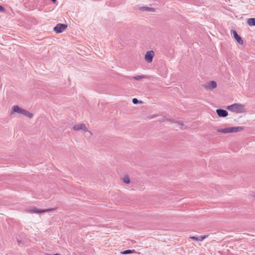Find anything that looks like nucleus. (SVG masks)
Instances as JSON below:
<instances>
[{"label":"nucleus","instance_id":"1","mask_svg":"<svg viewBox=\"0 0 255 255\" xmlns=\"http://www.w3.org/2000/svg\"><path fill=\"white\" fill-rule=\"evenodd\" d=\"M227 109L236 113H243L246 111L245 106L240 104H234L229 106Z\"/></svg>","mask_w":255,"mask_h":255},{"label":"nucleus","instance_id":"2","mask_svg":"<svg viewBox=\"0 0 255 255\" xmlns=\"http://www.w3.org/2000/svg\"><path fill=\"white\" fill-rule=\"evenodd\" d=\"M67 27V25L65 24H57L54 27V31L57 33H60L62 32Z\"/></svg>","mask_w":255,"mask_h":255},{"label":"nucleus","instance_id":"3","mask_svg":"<svg viewBox=\"0 0 255 255\" xmlns=\"http://www.w3.org/2000/svg\"><path fill=\"white\" fill-rule=\"evenodd\" d=\"M154 55V53L152 50L148 51L145 55L144 58L147 62L151 63L152 61Z\"/></svg>","mask_w":255,"mask_h":255},{"label":"nucleus","instance_id":"4","mask_svg":"<svg viewBox=\"0 0 255 255\" xmlns=\"http://www.w3.org/2000/svg\"><path fill=\"white\" fill-rule=\"evenodd\" d=\"M73 129L75 130H82L84 132L89 131L90 132L88 128H87L86 125L84 124H80L78 125H75L73 127Z\"/></svg>","mask_w":255,"mask_h":255},{"label":"nucleus","instance_id":"5","mask_svg":"<svg viewBox=\"0 0 255 255\" xmlns=\"http://www.w3.org/2000/svg\"><path fill=\"white\" fill-rule=\"evenodd\" d=\"M24 109L21 108L17 105L13 106L12 108L10 114L12 115L14 113L22 114Z\"/></svg>","mask_w":255,"mask_h":255},{"label":"nucleus","instance_id":"6","mask_svg":"<svg viewBox=\"0 0 255 255\" xmlns=\"http://www.w3.org/2000/svg\"><path fill=\"white\" fill-rule=\"evenodd\" d=\"M216 112L219 117L225 118L228 115V112L223 109H217Z\"/></svg>","mask_w":255,"mask_h":255},{"label":"nucleus","instance_id":"7","mask_svg":"<svg viewBox=\"0 0 255 255\" xmlns=\"http://www.w3.org/2000/svg\"><path fill=\"white\" fill-rule=\"evenodd\" d=\"M232 32L233 33L234 38L237 40V41L239 44H242L243 43V41L241 37L238 34V33L235 30H232Z\"/></svg>","mask_w":255,"mask_h":255},{"label":"nucleus","instance_id":"8","mask_svg":"<svg viewBox=\"0 0 255 255\" xmlns=\"http://www.w3.org/2000/svg\"><path fill=\"white\" fill-rule=\"evenodd\" d=\"M208 235H202L199 236L198 237L191 236L190 237V238L193 240L201 242L205 240L207 237H208Z\"/></svg>","mask_w":255,"mask_h":255},{"label":"nucleus","instance_id":"9","mask_svg":"<svg viewBox=\"0 0 255 255\" xmlns=\"http://www.w3.org/2000/svg\"><path fill=\"white\" fill-rule=\"evenodd\" d=\"M217 132H222L224 133H232L231 127H229L225 128H218L217 130Z\"/></svg>","mask_w":255,"mask_h":255},{"label":"nucleus","instance_id":"10","mask_svg":"<svg viewBox=\"0 0 255 255\" xmlns=\"http://www.w3.org/2000/svg\"><path fill=\"white\" fill-rule=\"evenodd\" d=\"M139 9L142 11H146L149 12H155V10L154 8L149 7L147 6L141 7Z\"/></svg>","mask_w":255,"mask_h":255},{"label":"nucleus","instance_id":"11","mask_svg":"<svg viewBox=\"0 0 255 255\" xmlns=\"http://www.w3.org/2000/svg\"><path fill=\"white\" fill-rule=\"evenodd\" d=\"M217 87V83L215 81H211L208 85V86H207V87L210 89H214L215 88H216Z\"/></svg>","mask_w":255,"mask_h":255},{"label":"nucleus","instance_id":"12","mask_svg":"<svg viewBox=\"0 0 255 255\" xmlns=\"http://www.w3.org/2000/svg\"><path fill=\"white\" fill-rule=\"evenodd\" d=\"M244 129V127H231L232 133L240 131Z\"/></svg>","mask_w":255,"mask_h":255},{"label":"nucleus","instance_id":"13","mask_svg":"<svg viewBox=\"0 0 255 255\" xmlns=\"http://www.w3.org/2000/svg\"><path fill=\"white\" fill-rule=\"evenodd\" d=\"M49 210H39L37 209L36 207H32L31 208V211L33 213H43L47 211H48Z\"/></svg>","mask_w":255,"mask_h":255},{"label":"nucleus","instance_id":"14","mask_svg":"<svg viewBox=\"0 0 255 255\" xmlns=\"http://www.w3.org/2000/svg\"><path fill=\"white\" fill-rule=\"evenodd\" d=\"M247 23L250 26H255V18H249Z\"/></svg>","mask_w":255,"mask_h":255},{"label":"nucleus","instance_id":"15","mask_svg":"<svg viewBox=\"0 0 255 255\" xmlns=\"http://www.w3.org/2000/svg\"><path fill=\"white\" fill-rule=\"evenodd\" d=\"M22 115H24L29 118H32L33 116V115L32 113L24 109Z\"/></svg>","mask_w":255,"mask_h":255},{"label":"nucleus","instance_id":"16","mask_svg":"<svg viewBox=\"0 0 255 255\" xmlns=\"http://www.w3.org/2000/svg\"><path fill=\"white\" fill-rule=\"evenodd\" d=\"M134 252L135 251H134V250H125V251H123L122 252V254H124V255H127V254H130L134 253Z\"/></svg>","mask_w":255,"mask_h":255},{"label":"nucleus","instance_id":"17","mask_svg":"<svg viewBox=\"0 0 255 255\" xmlns=\"http://www.w3.org/2000/svg\"><path fill=\"white\" fill-rule=\"evenodd\" d=\"M123 180V182L126 184H128L130 182V179H129V177L128 176H125L124 177Z\"/></svg>","mask_w":255,"mask_h":255},{"label":"nucleus","instance_id":"18","mask_svg":"<svg viewBox=\"0 0 255 255\" xmlns=\"http://www.w3.org/2000/svg\"><path fill=\"white\" fill-rule=\"evenodd\" d=\"M132 103L134 104H139V103H142V102L141 101H139L136 98H133L132 99Z\"/></svg>","mask_w":255,"mask_h":255},{"label":"nucleus","instance_id":"19","mask_svg":"<svg viewBox=\"0 0 255 255\" xmlns=\"http://www.w3.org/2000/svg\"><path fill=\"white\" fill-rule=\"evenodd\" d=\"M144 78V76H142V75H138V76H134L133 77V79L134 80H139L142 78Z\"/></svg>","mask_w":255,"mask_h":255},{"label":"nucleus","instance_id":"20","mask_svg":"<svg viewBox=\"0 0 255 255\" xmlns=\"http://www.w3.org/2000/svg\"><path fill=\"white\" fill-rule=\"evenodd\" d=\"M0 12H4V7L2 5H0Z\"/></svg>","mask_w":255,"mask_h":255},{"label":"nucleus","instance_id":"21","mask_svg":"<svg viewBox=\"0 0 255 255\" xmlns=\"http://www.w3.org/2000/svg\"><path fill=\"white\" fill-rule=\"evenodd\" d=\"M166 120V119L165 117H163L162 118V120H161V121H165Z\"/></svg>","mask_w":255,"mask_h":255},{"label":"nucleus","instance_id":"22","mask_svg":"<svg viewBox=\"0 0 255 255\" xmlns=\"http://www.w3.org/2000/svg\"><path fill=\"white\" fill-rule=\"evenodd\" d=\"M54 3H55L56 1V0H51Z\"/></svg>","mask_w":255,"mask_h":255}]
</instances>
